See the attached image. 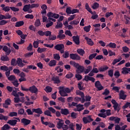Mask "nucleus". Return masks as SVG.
Segmentation results:
<instances>
[{"mask_svg":"<svg viewBox=\"0 0 130 130\" xmlns=\"http://www.w3.org/2000/svg\"><path fill=\"white\" fill-rule=\"evenodd\" d=\"M1 8H2V10L4 12H10L11 11V7L6 6L5 4H2L1 5Z\"/></svg>","mask_w":130,"mask_h":130,"instance_id":"14","label":"nucleus"},{"mask_svg":"<svg viewBox=\"0 0 130 130\" xmlns=\"http://www.w3.org/2000/svg\"><path fill=\"white\" fill-rule=\"evenodd\" d=\"M108 76L111 78L113 77V69H111L108 71Z\"/></svg>","mask_w":130,"mask_h":130,"instance_id":"56","label":"nucleus"},{"mask_svg":"<svg viewBox=\"0 0 130 130\" xmlns=\"http://www.w3.org/2000/svg\"><path fill=\"white\" fill-rule=\"evenodd\" d=\"M70 58L73 60H80L81 59V57L78 54H70Z\"/></svg>","mask_w":130,"mask_h":130,"instance_id":"8","label":"nucleus"},{"mask_svg":"<svg viewBox=\"0 0 130 130\" xmlns=\"http://www.w3.org/2000/svg\"><path fill=\"white\" fill-rule=\"evenodd\" d=\"M122 74H128V72H130V68H127L126 67H124L122 69Z\"/></svg>","mask_w":130,"mask_h":130,"instance_id":"25","label":"nucleus"},{"mask_svg":"<svg viewBox=\"0 0 130 130\" xmlns=\"http://www.w3.org/2000/svg\"><path fill=\"white\" fill-rule=\"evenodd\" d=\"M8 119V116H4V115L0 114V120H7Z\"/></svg>","mask_w":130,"mask_h":130,"instance_id":"53","label":"nucleus"},{"mask_svg":"<svg viewBox=\"0 0 130 130\" xmlns=\"http://www.w3.org/2000/svg\"><path fill=\"white\" fill-rule=\"evenodd\" d=\"M28 91H29L30 93L37 94V93H38V88H37L35 85H32L29 87Z\"/></svg>","mask_w":130,"mask_h":130,"instance_id":"6","label":"nucleus"},{"mask_svg":"<svg viewBox=\"0 0 130 130\" xmlns=\"http://www.w3.org/2000/svg\"><path fill=\"white\" fill-rule=\"evenodd\" d=\"M29 7H30V9H34V8H38V7H39V4H32L31 5H30Z\"/></svg>","mask_w":130,"mask_h":130,"instance_id":"63","label":"nucleus"},{"mask_svg":"<svg viewBox=\"0 0 130 130\" xmlns=\"http://www.w3.org/2000/svg\"><path fill=\"white\" fill-rule=\"evenodd\" d=\"M17 64L19 68H23V67L25 66V64L23 63L22 61V59L20 58H18L17 60L16 61Z\"/></svg>","mask_w":130,"mask_h":130,"instance_id":"11","label":"nucleus"},{"mask_svg":"<svg viewBox=\"0 0 130 130\" xmlns=\"http://www.w3.org/2000/svg\"><path fill=\"white\" fill-rule=\"evenodd\" d=\"M39 42L38 41H34L33 43V46L34 48H38L39 46Z\"/></svg>","mask_w":130,"mask_h":130,"instance_id":"50","label":"nucleus"},{"mask_svg":"<svg viewBox=\"0 0 130 130\" xmlns=\"http://www.w3.org/2000/svg\"><path fill=\"white\" fill-rule=\"evenodd\" d=\"M82 119L84 123L85 124L91 122L94 120L93 119H92V118H91V115H89L88 117H83Z\"/></svg>","mask_w":130,"mask_h":130,"instance_id":"7","label":"nucleus"},{"mask_svg":"<svg viewBox=\"0 0 130 130\" xmlns=\"http://www.w3.org/2000/svg\"><path fill=\"white\" fill-rule=\"evenodd\" d=\"M121 59H122L121 57H119L117 59H114L113 60V61L112 64L113 66H115V64H116V63H117V62H119V61H120V60H121Z\"/></svg>","mask_w":130,"mask_h":130,"instance_id":"34","label":"nucleus"},{"mask_svg":"<svg viewBox=\"0 0 130 130\" xmlns=\"http://www.w3.org/2000/svg\"><path fill=\"white\" fill-rule=\"evenodd\" d=\"M71 90L70 88H69L68 87L64 88L62 97H66L68 96V95L67 93H71Z\"/></svg>","mask_w":130,"mask_h":130,"instance_id":"21","label":"nucleus"},{"mask_svg":"<svg viewBox=\"0 0 130 130\" xmlns=\"http://www.w3.org/2000/svg\"><path fill=\"white\" fill-rule=\"evenodd\" d=\"M17 122H18V120L16 119H13L9 120L7 122V123H8V124H10V125H12V126H14V125H16L17 124Z\"/></svg>","mask_w":130,"mask_h":130,"instance_id":"13","label":"nucleus"},{"mask_svg":"<svg viewBox=\"0 0 130 130\" xmlns=\"http://www.w3.org/2000/svg\"><path fill=\"white\" fill-rule=\"evenodd\" d=\"M41 25V22H40V19H37L35 23V25L36 27H39Z\"/></svg>","mask_w":130,"mask_h":130,"instance_id":"58","label":"nucleus"},{"mask_svg":"<svg viewBox=\"0 0 130 130\" xmlns=\"http://www.w3.org/2000/svg\"><path fill=\"white\" fill-rule=\"evenodd\" d=\"M52 81L54 82V84H59L60 83V80H59V77L53 76L51 78Z\"/></svg>","mask_w":130,"mask_h":130,"instance_id":"10","label":"nucleus"},{"mask_svg":"<svg viewBox=\"0 0 130 130\" xmlns=\"http://www.w3.org/2000/svg\"><path fill=\"white\" fill-rule=\"evenodd\" d=\"M24 25L23 21H20L15 23V27H21Z\"/></svg>","mask_w":130,"mask_h":130,"instance_id":"32","label":"nucleus"},{"mask_svg":"<svg viewBox=\"0 0 130 130\" xmlns=\"http://www.w3.org/2000/svg\"><path fill=\"white\" fill-rule=\"evenodd\" d=\"M48 110L50 111V112H51V113H52L53 114H55V112H56V110H55L54 108L51 107L48 108Z\"/></svg>","mask_w":130,"mask_h":130,"instance_id":"54","label":"nucleus"},{"mask_svg":"<svg viewBox=\"0 0 130 130\" xmlns=\"http://www.w3.org/2000/svg\"><path fill=\"white\" fill-rule=\"evenodd\" d=\"M127 107H130V103L127 102L126 104L122 107V109H126Z\"/></svg>","mask_w":130,"mask_h":130,"instance_id":"64","label":"nucleus"},{"mask_svg":"<svg viewBox=\"0 0 130 130\" xmlns=\"http://www.w3.org/2000/svg\"><path fill=\"white\" fill-rule=\"evenodd\" d=\"M94 86L96 89H98V91H101V90H103L104 89V87L101 85V83L99 80L96 81L94 83Z\"/></svg>","mask_w":130,"mask_h":130,"instance_id":"5","label":"nucleus"},{"mask_svg":"<svg viewBox=\"0 0 130 130\" xmlns=\"http://www.w3.org/2000/svg\"><path fill=\"white\" fill-rule=\"evenodd\" d=\"M64 48V45H63V44H57L54 46V49H56V50H58V51H59V50H61V49H63Z\"/></svg>","mask_w":130,"mask_h":130,"instance_id":"9","label":"nucleus"},{"mask_svg":"<svg viewBox=\"0 0 130 130\" xmlns=\"http://www.w3.org/2000/svg\"><path fill=\"white\" fill-rule=\"evenodd\" d=\"M77 52L78 54H80L81 56H84V54H85V50L83 49H78L77 50Z\"/></svg>","mask_w":130,"mask_h":130,"instance_id":"24","label":"nucleus"},{"mask_svg":"<svg viewBox=\"0 0 130 130\" xmlns=\"http://www.w3.org/2000/svg\"><path fill=\"white\" fill-rule=\"evenodd\" d=\"M84 71H85V67L82 66H79L76 72L77 74H82V73L84 72Z\"/></svg>","mask_w":130,"mask_h":130,"instance_id":"16","label":"nucleus"},{"mask_svg":"<svg viewBox=\"0 0 130 130\" xmlns=\"http://www.w3.org/2000/svg\"><path fill=\"white\" fill-rule=\"evenodd\" d=\"M32 112H35V113H37L38 114H42L43 113V111L41 108H39L37 109H32Z\"/></svg>","mask_w":130,"mask_h":130,"instance_id":"19","label":"nucleus"},{"mask_svg":"<svg viewBox=\"0 0 130 130\" xmlns=\"http://www.w3.org/2000/svg\"><path fill=\"white\" fill-rule=\"evenodd\" d=\"M73 41L75 42V44L79 45L80 44V38L79 36H73L72 37Z\"/></svg>","mask_w":130,"mask_h":130,"instance_id":"17","label":"nucleus"},{"mask_svg":"<svg viewBox=\"0 0 130 130\" xmlns=\"http://www.w3.org/2000/svg\"><path fill=\"white\" fill-rule=\"evenodd\" d=\"M70 64L71 66H73V67H74V68H76V69H78L79 68V66H80L78 63L75 62V61H70Z\"/></svg>","mask_w":130,"mask_h":130,"instance_id":"26","label":"nucleus"},{"mask_svg":"<svg viewBox=\"0 0 130 130\" xmlns=\"http://www.w3.org/2000/svg\"><path fill=\"white\" fill-rule=\"evenodd\" d=\"M66 13L68 15H71V14H72V8L68 7L66 9Z\"/></svg>","mask_w":130,"mask_h":130,"instance_id":"59","label":"nucleus"},{"mask_svg":"<svg viewBox=\"0 0 130 130\" xmlns=\"http://www.w3.org/2000/svg\"><path fill=\"white\" fill-rule=\"evenodd\" d=\"M30 122H31V120L29 119L26 118L21 119V123H23L24 125H28V124H30Z\"/></svg>","mask_w":130,"mask_h":130,"instance_id":"18","label":"nucleus"},{"mask_svg":"<svg viewBox=\"0 0 130 130\" xmlns=\"http://www.w3.org/2000/svg\"><path fill=\"white\" fill-rule=\"evenodd\" d=\"M85 40H86L87 44L90 46H93L94 45V42L92 41V39L86 37Z\"/></svg>","mask_w":130,"mask_h":130,"instance_id":"20","label":"nucleus"},{"mask_svg":"<svg viewBox=\"0 0 130 130\" xmlns=\"http://www.w3.org/2000/svg\"><path fill=\"white\" fill-rule=\"evenodd\" d=\"M108 69H109V67H108L107 66H105L103 67H101L99 69V71H100V72H105V71H107V70H108Z\"/></svg>","mask_w":130,"mask_h":130,"instance_id":"33","label":"nucleus"},{"mask_svg":"<svg viewBox=\"0 0 130 130\" xmlns=\"http://www.w3.org/2000/svg\"><path fill=\"white\" fill-rule=\"evenodd\" d=\"M44 114L45 115H47V116H50V117H52V115H51V112L49 110H47L44 112Z\"/></svg>","mask_w":130,"mask_h":130,"instance_id":"35","label":"nucleus"},{"mask_svg":"<svg viewBox=\"0 0 130 130\" xmlns=\"http://www.w3.org/2000/svg\"><path fill=\"white\" fill-rule=\"evenodd\" d=\"M122 50L123 52H125V53H126V52H128L129 50V48L126 46H124L122 47Z\"/></svg>","mask_w":130,"mask_h":130,"instance_id":"62","label":"nucleus"},{"mask_svg":"<svg viewBox=\"0 0 130 130\" xmlns=\"http://www.w3.org/2000/svg\"><path fill=\"white\" fill-rule=\"evenodd\" d=\"M114 76L115 77L116 79H118V78L120 77V73H119V71H116L114 74Z\"/></svg>","mask_w":130,"mask_h":130,"instance_id":"48","label":"nucleus"},{"mask_svg":"<svg viewBox=\"0 0 130 130\" xmlns=\"http://www.w3.org/2000/svg\"><path fill=\"white\" fill-rule=\"evenodd\" d=\"M111 103L113 104V107L114 108V110L115 111H117L119 112V110H120V108H119V105L115 100H112Z\"/></svg>","mask_w":130,"mask_h":130,"instance_id":"4","label":"nucleus"},{"mask_svg":"<svg viewBox=\"0 0 130 130\" xmlns=\"http://www.w3.org/2000/svg\"><path fill=\"white\" fill-rule=\"evenodd\" d=\"M91 71H92V66H88L87 69L84 71V74L87 75V74H89V72H91Z\"/></svg>","mask_w":130,"mask_h":130,"instance_id":"40","label":"nucleus"},{"mask_svg":"<svg viewBox=\"0 0 130 130\" xmlns=\"http://www.w3.org/2000/svg\"><path fill=\"white\" fill-rule=\"evenodd\" d=\"M77 103H75L73 102L72 104L71 103H68V106L69 108H71V107H73V106H76L77 107V110L75 109L74 111H78L79 112H81L82 110H84V105H81L80 104L77 105Z\"/></svg>","mask_w":130,"mask_h":130,"instance_id":"2","label":"nucleus"},{"mask_svg":"<svg viewBox=\"0 0 130 130\" xmlns=\"http://www.w3.org/2000/svg\"><path fill=\"white\" fill-rule=\"evenodd\" d=\"M0 70H1V71H5V72H7L9 71V68H8V66H1L0 67Z\"/></svg>","mask_w":130,"mask_h":130,"instance_id":"47","label":"nucleus"},{"mask_svg":"<svg viewBox=\"0 0 130 130\" xmlns=\"http://www.w3.org/2000/svg\"><path fill=\"white\" fill-rule=\"evenodd\" d=\"M82 84H83L82 82H80L79 83H78V88L81 91H82L83 90H84V87L82 86Z\"/></svg>","mask_w":130,"mask_h":130,"instance_id":"49","label":"nucleus"},{"mask_svg":"<svg viewBox=\"0 0 130 130\" xmlns=\"http://www.w3.org/2000/svg\"><path fill=\"white\" fill-rule=\"evenodd\" d=\"M119 95V99H122V100H125L126 98V95L124 94V91L120 90Z\"/></svg>","mask_w":130,"mask_h":130,"instance_id":"12","label":"nucleus"},{"mask_svg":"<svg viewBox=\"0 0 130 130\" xmlns=\"http://www.w3.org/2000/svg\"><path fill=\"white\" fill-rule=\"evenodd\" d=\"M73 77H74V74H73V73H70L66 75V78H67V79H72V78H73Z\"/></svg>","mask_w":130,"mask_h":130,"instance_id":"61","label":"nucleus"},{"mask_svg":"<svg viewBox=\"0 0 130 130\" xmlns=\"http://www.w3.org/2000/svg\"><path fill=\"white\" fill-rule=\"evenodd\" d=\"M25 18H26V19H34V15H33L32 14H26L25 16Z\"/></svg>","mask_w":130,"mask_h":130,"instance_id":"55","label":"nucleus"},{"mask_svg":"<svg viewBox=\"0 0 130 130\" xmlns=\"http://www.w3.org/2000/svg\"><path fill=\"white\" fill-rule=\"evenodd\" d=\"M107 46H109L110 48H116V44L115 43H110Z\"/></svg>","mask_w":130,"mask_h":130,"instance_id":"39","label":"nucleus"},{"mask_svg":"<svg viewBox=\"0 0 130 130\" xmlns=\"http://www.w3.org/2000/svg\"><path fill=\"white\" fill-rule=\"evenodd\" d=\"M55 71H56L57 73H62V72H63V68H60L59 66H57L55 68Z\"/></svg>","mask_w":130,"mask_h":130,"instance_id":"31","label":"nucleus"},{"mask_svg":"<svg viewBox=\"0 0 130 130\" xmlns=\"http://www.w3.org/2000/svg\"><path fill=\"white\" fill-rule=\"evenodd\" d=\"M60 113L62 115H68L70 114V110L68 109H61Z\"/></svg>","mask_w":130,"mask_h":130,"instance_id":"15","label":"nucleus"},{"mask_svg":"<svg viewBox=\"0 0 130 130\" xmlns=\"http://www.w3.org/2000/svg\"><path fill=\"white\" fill-rule=\"evenodd\" d=\"M63 126V120H61V121H59L57 123V127L59 129L62 128V126Z\"/></svg>","mask_w":130,"mask_h":130,"instance_id":"22","label":"nucleus"},{"mask_svg":"<svg viewBox=\"0 0 130 130\" xmlns=\"http://www.w3.org/2000/svg\"><path fill=\"white\" fill-rule=\"evenodd\" d=\"M62 26H63L62 23L61 22L58 23V22H57V24L55 26V28L59 29V28H62Z\"/></svg>","mask_w":130,"mask_h":130,"instance_id":"51","label":"nucleus"},{"mask_svg":"<svg viewBox=\"0 0 130 130\" xmlns=\"http://www.w3.org/2000/svg\"><path fill=\"white\" fill-rule=\"evenodd\" d=\"M113 91H115L117 93H119V90H120V87L118 86H114L112 88Z\"/></svg>","mask_w":130,"mask_h":130,"instance_id":"52","label":"nucleus"},{"mask_svg":"<svg viewBox=\"0 0 130 130\" xmlns=\"http://www.w3.org/2000/svg\"><path fill=\"white\" fill-rule=\"evenodd\" d=\"M95 75L92 71H91L89 74L88 76L86 75L84 77V81H86V82H89V81H90L92 82V83L95 82V78L94 77H92L93 76Z\"/></svg>","mask_w":130,"mask_h":130,"instance_id":"3","label":"nucleus"},{"mask_svg":"<svg viewBox=\"0 0 130 130\" xmlns=\"http://www.w3.org/2000/svg\"><path fill=\"white\" fill-rule=\"evenodd\" d=\"M10 128H11V126L9 124H6L2 127V130H9Z\"/></svg>","mask_w":130,"mask_h":130,"instance_id":"41","label":"nucleus"},{"mask_svg":"<svg viewBox=\"0 0 130 130\" xmlns=\"http://www.w3.org/2000/svg\"><path fill=\"white\" fill-rule=\"evenodd\" d=\"M85 10H87L89 13H91L92 15H93V11H92L91 10V8H90V6H89V4L88 3L85 4Z\"/></svg>","mask_w":130,"mask_h":130,"instance_id":"27","label":"nucleus"},{"mask_svg":"<svg viewBox=\"0 0 130 130\" xmlns=\"http://www.w3.org/2000/svg\"><path fill=\"white\" fill-rule=\"evenodd\" d=\"M96 55H97V53L91 54L89 56L88 59H89V60H92L93 58H95V57H96Z\"/></svg>","mask_w":130,"mask_h":130,"instance_id":"36","label":"nucleus"},{"mask_svg":"<svg viewBox=\"0 0 130 130\" xmlns=\"http://www.w3.org/2000/svg\"><path fill=\"white\" fill-rule=\"evenodd\" d=\"M45 90L47 93H50L52 91V88L50 86H46Z\"/></svg>","mask_w":130,"mask_h":130,"instance_id":"46","label":"nucleus"},{"mask_svg":"<svg viewBox=\"0 0 130 130\" xmlns=\"http://www.w3.org/2000/svg\"><path fill=\"white\" fill-rule=\"evenodd\" d=\"M49 67H55L56 66V60H51L49 63Z\"/></svg>","mask_w":130,"mask_h":130,"instance_id":"30","label":"nucleus"},{"mask_svg":"<svg viewBox=\"0 0 130 130\" xmlns=\"http://www.w3.org/2000/svg\"><path fill=\"white\" fill-rule=\"evenodd\" d=\"M47 49V48H40V47H38V49H37V51L38 53H42V52H45V51H46V50Z\"/></svg>","mask_w":130,"mask_h":130,"instance_id":"28","label":"nucleus"},{"mask_svg":"<svg viewBox=\"0 0 130 130\" xmlns=\"http://www.w3.org/2000/svg\"><path fill=\"white\" fill-rule=\"evenodd\" d=\"M53 57L54 59H56V60H59L60 59V56L58 53L54 54Z\"/></svg>","mask_w":130,"mask_h":130,"instance_id":"43","label":"nucleus"},{"mask_svg":"<svg viewBox=\"0 0 130 130\" xmlns=\"http://www.w3.org/2000/svg\"><path fill=\"white\" fill-rule=\"evenodd\" d=\"M58 90H59V93L60 94V96H61V97H62V96L63 95V93H64V88L63 87V86H60L58 87Z\"/></svg>","mask_w":130,"mask_h":130,"instance_id":"23","label":"nucleus"},{"mask_svg":"<svg viewBox=\"0 0 130 130\" xmlns=\"http://www.w3.org/2000/svg\"><path fill=\"white\" fill-rule=\"evenodd\" d=\"M30 9H31L30 7V4H28L24 5L22 10L23 12H28Z\"/></svg>","mask_w":130,"mask_h":130,"instance_id":"29","label":"nucleus"},{"mask_svg":"<svg viewBox=\"0 0 130 130\" xmlns=\"http://www.w3.org/2000/svg\"><path fill=\"white\" fill-rule=\"evenodd\" d=\"M51 34H52L51 31H50L49 30H47V31H45L44 36H46V37H48V36L49 37H50V36H51Z\"/></svg>","mask_w":130,"mask_h":130,"instance_id":"57","label":"nucleus"},{"mask_svg":"<svg viewBox=\"0 0 130 130\" xmlns=\"http://www.w3.org/2000/svg\"><path fill=\"white\" fill-rule=\"evenodd\" d=\"M11 66H13V67H16L17 66V61L16 60V58H12L11 62Z\"/></svg>","mask_w":130,"mask_h":130,"instance_id":"42","label":"nucleus"},{"mask_svg":"<svg viewBox=\"0 0 130 130\" xmlns=\"http://www.w3.org/2000/svg\"><path fill=\"white\" fill-rule=\"evenodd\" d=\"M91 8L93 9V10H96V9H98V8H99V4L95 2Z\"/></svg>","mask_w":130,"mask_h":130,"instance_id":"45","label":"nucleus"},{"mask_svg":"<svg viewBox=\"0 0 130 130\" xmlns=\"http://www.w3.org/2000/svg\"><path fill=\"white\" fill-rule=\"evenodd\" d=\"M3 51H5L6 55H2L1 57V60L2 61H10V58L8 56V55H10L11 52H12V50L11 48H8L7 46H4L3 48Z\"/></svg>","mask_w":130,"mask_h":130,"instance_id":"1","label":"nucleus"},{"mask_svg":"<svg viewBox=\"0 0 130 130\" xmlns=\"http://www.w3.org/2000/svg\"><path fill=\"white\" fill-rule=\"evenodd\" d=\"M83 29L86 33H88L91 30V25H89L88 26H84Z\"/></svg>","mask_w":130,"mask_h":130,"instance_id":"37","label":"nucleus"},{"mask_svg":"<svg viewBox=\"0 0 130 130\" xmlns=\"http://www.w3.org/2000/svg\"><path fill=\"white\" fill-rule=\"evenodd\" d=\"M9 116H10V117H14V116H18V113L16 112H12L9 114Z\"/></svg>","mask_w":130,"mask_h":130,"instance_id":"44","label":"nucleus"},{"mask_svg":"<svg viewBox=\"0 0 130 130\" xmlns=\"http://www.w3.org/2000/svg\"><path fill=\"white\" fill-rule=\"evenodd\" d=\"M124 19H125V24H126V25L129 24V20H130L129 17L126 16V15H124Z\"/></svg>","mask_w":130,"mask_h":130,"instance_id":"38","label":"nucleus"},{"mask_svg":"<svg viewBox=\"0 0 130 130\" xmlns=\"http://www.w3.org/2000/svg\"><path fill=\"white\" fill-rule=\"evenodd\" d=\"M57 38H59L60 40H61V39H64V38H66V35L64 34H61V35H58L57 36Z\"/></svg>","mask_w":130,"mask_h":130,"instance_id":"60","label":"nucleus"}]
</instances>
